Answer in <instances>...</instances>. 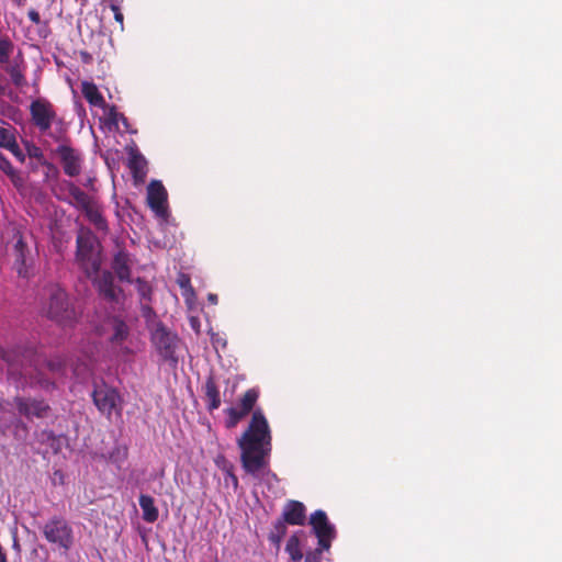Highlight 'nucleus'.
I'll return each mask as SVG.
<instances>
[{
    "label": "nucleus",
    "mask_w": 562,
    "mask_h": 562,
    "mask_svg": "<svg viewBox=\"0 0 562 562\" xmlns=\"http://www.w3.org/2000/svg\"><path fill=\"white\" fill-rule=\"evenodd\" d=\"M238 447L241 451V465L247 473L257 474L267 467V459L271 452V434L261 409L252 413L247 429L238 439Z\"/></svg>",
    "instance_id": "f257e3e1"
},
{
    "label": "nucleus",
    "mask_w": 562,
    "mask_h": 562,
    "mask_svg": "<svg viewBox=\"0 0 562 562\" xmlns=\"http://www.w3.org/2000/svg\"><path fill=\"white\" fill-rule=\"evenodd\" d=\"M45 295L42 307L44 315L60 326H72L77 321V313L66 290L59 284H50L45 289Z\"/></svg>",
    "instance_id": "f03ea898"
},
{
    "label": "nucleus",
    "mask_w": 562,
    "mask_h": 562,
    "mask_svg": "<svg viewBox=\"0 0 562 562\" xmlns=\"http://www.w3.org/2000/svg\"><path fill=\"white\" fill-rule=\"evenodd\" d=\"M149 330L150 342L160 360L171 369H176L179 363L178 351L182 347L180 337L161 322H156Z\"/></svg>",
    "instance_id": "7ed1b4c3"
},
{
    "label": "nucleus",
    "mask_w": 562,
    "mask_h": 562,
    "mask_svg": "<svg viewBox=\"0 0 562 562\" xmlns=\"http://www.w3.org/2000/svg\"><path fill=\"white\" fill-rule=\"evenodd\" d=\"M24 356L20 359L16 350H5L0 347V359L7 362L8 373L11 376H19L25 380L30 379L31 385H38L44 390H49L55 386L54 382L43 376L41 372L33 374L31 366L24 364Z\"/></svg>",
    "instance_id": "20e7f679"
},
{
    "label": "nucleus",
    "mask_w": 562,
    "mask_h": 562,
    "mask_svg": "<svg viewBox=\"0 0 562 562\" xmlns=\"http://www.w3.org/2000/svg\"><path fill=\"white\" fill-rule=\"evenodd\" d=\"M76 259L87 277L100 270V251L95 247V238L90 232L80 233L76 239Z\"/></svg>",
    "instance_id": "39448f33"
},
{
    "label": "nucleus",
    "mask_w": 562,
    "mask_h": 562,
    "mask_svg": "<svg viewBox=\"0 0 562 562\" xmlns=\"http://www.w3.org/2000/svg\"><path fill=\"white\" fill-rule=\"evenodd\" d=\"M44 538L50 544L63 552H68L75 542L74 530L68 521L59 516H54L43 526Z\"/></svg>",
    "instance_id": "423d86ee"
},
{
    "label": "nucleus",
    "mask_w": 562,
    "mask_h": 562,
    "mask_svg": "<svg viewBox=\"0 0 562 562\" xmlns=\"http://www.w3.org/2000/svg\"><path fill=\"white\" fill-rule=\"evenodd\" d=\"M31 121L43 134L48 133L52 125L57 121L56 110L50 101L45 98H37L30 104Z\"/></svg>",
    "instance_id": "0eeeda50"
},
{
    "label": "nucleus",
    "mask_w": 562,
    "mask_h": 562,
    "mask_svg": "<svg viewBox=\"0 0 562 562\" xmlns=\"http://www.w3.org/2000/svg\"><path fill=\"white\" fill-rule=\"evenodd\" d=\"M13 405L18 413L29 420L34 418L44 419L52 413L49 404L43 398L15 396Z\"/></svg>",
    "instance_id": "6e6552de"
},
{
    "label": "nucleus",
    "mask_w": 562,
    "mask_h": 562,
    "mask_svg": "<svg viewBox=\"0 0 562 562\" xmlns=\"http://www.w3.org/2000/svg\"><path fill=\"white\" fill-rule=\"evenodd\" d=\"M310 525L318 540V546L329 550L331 541L335 538V527L328 521L324 510H315L310 517Z\"/></svg>",
    "instance_id": "1a4fd4ad"
},
{
    "label": "nucleus",
    "mask_w": 562,
    "mask_h": 562,
    "mask_svg": "<svg viewBox=\"0 0 562 562\" xmlns=\"http://www.w3.org/2000/svg\"><path fill=\"white\" fill-rule=\"evenodd\" d=\"M99 295L109 303L121 304L125 294L121 286L114 283V274L111 271H103L95 280Z\"/></svg>",
    "instance_id": "9d476101"
},
{
    "label": "nucleus",
    "mask_w": 562,
    "mask_h": 562,
    "mask_svg": "<svg viewBox=\"0 0 562 562\" xmlns=\"http://www.w3.org/2000/svg\"><path fill=\"white\" fill-rule=\"evenodd\" d=\"M92 400L94 405L102 414L111 416L112 412L116 408L120 402V394L116 390L106 386L105 384L97 386L92 392Z\"/></svg>",
    "instance_id": "9b49d317"
},
{
    "label": "nucleus",
    "mask_w": 562,
    "mask_h": 562,
    "mask_svg": "<svg viewBox=\"0 0 562 562\" xmlns=\"http://www.w3.org/2000/svg\"><path fill=\"white\" fill-rule=\"evenodd\" d=\"M167 198L168 193L161 181L153 180L147 187V203L148 206L158 216L167 214Z\"/></svg>",
    "instance_id": "f8f14e48"
},
{
    "label": "nucleus",
    "mask_w": 562,
    "mask_h": 562,
    "mask_svg": "<svg viewBox=\"0 0 562 562\" xmlns=\"http://www.w3.org/2000/svg\"><path fill=\"white\" fill-rule=\"evenodd\" d=\"M56 154L67 176L77 177L81 172L82 158L76 149L63 144L56 148Z\"/></svg>",
    "instance_id": "ddd939ff"
},
{
    "label": "nucleus",
    "mask_w": 562,
    "mask_h": 562,
    "mask_svg": "<svg viewBox=\"0 0 562 562\" xmlns=\"http://www.w3.org/2000/svg\"><path fill=\"white\" fill-rule=\"evenodd\" d=\"M132 266L133 261L131 255L124 248L119 247L113 255L111 262L112 273L121 282H132Z\"/></svg>",
    "instance_id": "4468645a"
},
{
    "label": "nucleus",
    "mask_w": 562,
    "mask_h": 562,
    "mask_svg": "<svg viewBox=\"0 0 562 562\" xmlns=\"http://www.w3.org/2000/svg\"><path fill=\"white\" fill-rule=\"evenodd\" d=\"M16 240L13 246V255H14V269L16 270L18 274L22 278H27L29 276V261L31 260L30 257V249L26 245V243L23 240V237L20 233L15 235Z\"/></svg>",
    "instance_id": "2eb2a0df"
},
{
    "label": "nucleus",
    "mask_w": 562,
    "mask_h": 562,
    "mask_svg": "<svg viewBox=\"0 0 562 562\" xmlns=\"http://www.w3.org/2000/svg\"><path fill=\"white\" fill-rule=\"evenodd\" d=\"M281 518L291 526H304L306 522V507L295 499H289L283 506Z\"/></svg>",
    "instance_id": "dca6fc26"
},
{
    "label": "nucleus",
    "mask_w": 562,
    "mask_h": 562,
    "mask_svg": "<svg viewBox=\"0 0 562 562\" xmlns=\"http://www.w3.org/2000/svg\"><path fill=\"white\" fill-rule=\"evenodd\" d=\"M203 392V401L205 403L206 409L209 412L217 409L221 406V394L213 375L207 376L205 380Z\"/></svg>",
    "instance_id": "f3484780"
},
{
    "label": "nucleus",
    "mask_w": 562,
    "mask_h": 562,
    "mask_svg": "<svg viewBox=\"0 0 562 562\" xmlns=\"http://www.w3.org/2000/svg\"><path fill=\"white\" fill-rule=\"evenodd\" d=\"M67 188L69 195L72 199L69 201V203L72 204L76 209L83 212L95 202L93 198H91L74 182H68Z\"/></svg>",
    "instance_id": "a211bd4d"
},
{
    "label": "nucleus",
    "mask_w": 562,
    "mask_h": 562,
    "mask_svg": "<svg viewBox=\"0 0 562 562\" xmlns=\"http://www.w3.org/2000/svg\"><path fill=\"white\" fill-rule=\"evenodd\" d=\"M81 92L90 105L101 109L108 108L103 95L93 82L83 81L81 85Z\"/></svg>",
    "instance_id": "6ab92c4d"
},
{
    "label": "nucleus",
    "mask_w": 562,
    "mask_h": 562,
    "mask_svg": "<svg viewBox=\"0 0 562 562\" xmlns=\"http://www.w3.org/2000/svg\"><path fill=\"white\" fill-rule=\"evenodd\" d=\"M138 503L143 512V519L149 524L155 522L159 517V512L155 506L154 498L150 495L142 494Z\"/></svg>",
    "instance_id": "aec40b11"
},
{
    "label": "nucleus",
    "mask_w": 562,
    "mask_h": 562,
    "mask_svg": "<svg viewBox=\"0 0 562 562\" xmlns=\"http://www.w3.org/2000/svg\"><path fill=\"white\" fill-rule=\"evenodd\" d=\"M89 222L95 227V229L106 233L108 222L102 215L101 209L97 202H94L91 206H89L86 211H83Z\"/></svg>",
    "instance_id": "412c9836"
},
{
    "label": "nucleus",
    "mask_w": 562,
    "mask_h": 562,
    "mask_svg": "<svg viewBox=\"0 0 562 562\" xmlns=\"http://www.w3.org/2000/svg\"><path fill=\"white\" fill-rule=\"evenodd\" d=\"M301 535H303V531H295L290 536L285 544V552L290 555L292 562H301L304 557L301 549Z\"/></svg>",
    "instance_id": "4be33fe9"
},
{
    "label": "nucleus",
    "mask_w": 562,
    "mask_h": 562,
    "mask_svg": "<svg viewBox=\"0 0 562 562\" xmlns=\"http://www.w3.org/2000/svg\"><path fill=\"white\" fill-rule=\"evenodd\" d=\"M112 329L113 333L110 337V341L112 344H122L130 336V327L120 317H114L112 321Z\"/></svg>",
    "instance_id": "5701e85b"
},
{
    "label": "nucleus",
    "mask_w": 562,
    "mask_h": 562,
    "mask_svg": "<svg viewBox=\"0 0 562 562\" xmlns=\"http://www.w3.org/2000/svg\"><path fill=\"white\" fill-rule=\"evenodd\" d=\"M289 525L281 517L273 524L272 529L269 532V541L278 549L281 544L283 537L286 535Z\"/></svg>",
    "instance_id": "b1692460"
},
{
    "label": "nucleus",
    "mask_w": 562,
    "mask_h": 562,
    "mask_svg": "<svg viewBox=\"0 0 562 562\" xmlns=\"http://www.w3.org/2000/svg\"><path fill=\"white\" fill-rule=\"evenodd\" d=\"M128 167L136 181L144 180L146 176V160L142 155H133L130 159Z\"/></svg>",
    "instance_id": "393cba45"
},
{
    "label": "nucleus",
    "mask_w": 562,
    "mask_h": 562,
    "mask_svg": "<svg viewBox=\"0 0 562 562\" xmlns=\"http://www.w3.org/2000/svg\"><path fill=\"white\" fill-rule=\"evenodd\" d=\"M41 443L46 445L53 453H58L61 450V436H57L53 430H43L38 435Z\"/></svg>",
    "instance_id": "a878e982"
},
{
    "label": "nucleus",
    "mask_w": 562,
    "mask_h": 562,
    "mask_svg": "<svg viewBox=\"0 0 562 562\" xmlns=\"http://www.w3.org/2000/svg\"><path fill=\"white\" fill-rule=\"evenodd\" d=\"M0 169L10 178L14 187L22 186L20 173L12 167L8 158L0 151Z\"/></svg>",
    "instance_id": "bb28decb"
},
{
    "label": "nucleus",
    "mask_w": 562,
    "mask_h": 562,
    "mask_svg": "<svg viewBox=\"0 0 562 562\" xmlns=\"http://www.w3.org/2000/svg\"><path fill=\"white\" fill-rule=\"evenodd\" d=\"M228 418L226 420V426L228 428L235 427L243 418H245L250 412L245 409L243 406L237 405V407H228L225 409Z\"/></svg>",
    "instance_id": "cd10ccee"
},
{
    "label": "nucleus",
    "mask_w": 562,
    "mask_h": 562,
    "mask_svg": "<svg viewBox=\"0 0 562 562\" xmlns=\"http://www.w3.org/2000/svg\"><path fill=\"white\" fill-rule=\"evenodd\" d=\"M5 71L9 74L11 81L15 87L22 88V87L26 86V78L24 75V70L21 68V66L18 63L9 65L5 68Z\"/></svg>",
    "instance_id": "c85d7f7f"
},
{
    "label": "nucleus",
    "mask_w": 562,
    "mask_h": 562,
    "mask_svg": "<svg viewBox=\"0 0 562 562\" xmlns=\"http://www.w3.org/2000/svg\"><path fill=\"white\" fill-rule=\"evenodd\" d=\"M14 50V44L9 36H0V67L8 64Z\"/></svg>",
    "instance_id": "c756f323"
},
{
    "label": "nucleus",
    "mask_w": 562,
    "mask_h": 562,
    "mask_svg": "<svg viewBox=\"0 0 562 562\" xmlns=\"http://www.w3.org/2000/svg\"><path fill=\"white\" fill-rule=\"evenodd\" d=\"M135 284L140 302H151L153 286L142 278H137Z\"/></svg>",
    "instance_id": "7c9ffc66"
},
{
    "label": "nucleus",
    "mask_w": 562,
    "mask_h": 562,
    "mask_svg": "<svg viewBox=\"0 0 562 562\" xmlns=\"http://www.w3.org/2000/svg\"><path fill=\"white\" fill-rule=\"evenodd\" d=\"M259 393L255 389L247 390L241 398L239 400V406H243L248 412L254 409V406L258 400Z\"/></svg>",
    "instance_id": "2f4dec72"
},
{
    "label": "nucleus",
    "mask_w": 562,
    "mask_h": 562,
    "mask_svg": "<svg viewBox=\"0 0 562 562\" xmlns=\"http://www.w3.org/2000/svg\"><path fill=\"white\" fill-rule=\"evenodd\" d=\"M106 115L111 123L117 125L121 122L126 131H128L127 117L123 113L119 112L115 105L108 108Z\"/></svg>",
    "instance_id": "473e14b6"
},
{
    "label": "nucleus",
    "mask_w": 562,
    "mask_h": 562,
    "mask_svg": "<svg viewBox=\"0 0 562 562\" xmlns=\"http://www.w3.org/2000/svg\"><path fill=\"white\" fill-rule=\"evenodd\" d=\"M0 147L5 149L13 147L18 149V143L14 135L10 130L4 127H0Z\"/></svg>",
    "instance_id": "72a5a7b5"
},
{
    "label": "nucleus",
    "mask_w": 562,
    "mask_h": 562,
    "mask_svg": "<svg viewBox=\"0 0 562 562\" xmlns=\"http://www.w3.org/2000/svg\"><path fill=\"white\" fill-rule=\"evenodd\" d=\"M65 359L63 357H55L46 361V367L52 373L60 372L65 367Z\"/></svg>",
    "instance_id": "f704fd0d"
},
{
    "label": "nucleus",
    "mask_w": 562,
    "mask_h": 562,
    "mask_svg": "<svg viewBox=\"0 0 562 562\" xmlns=\"http://www.w3.org/2000/svg\"><path fill=\"white\" fill-rule=\"evenodd\" d=\"M325 548L318 546L316 549L306 552L303 557L305 562H322V554L325 551Z\"/></svg>",
    "instance_id": "c9c22d12"
},
{
    "label": "nucleus",
    "mask_w": 562,
    "mask_h": 562,
    "mask_svg": "<svg viewBox=\"0 0 562 562\" xmlns=\"http://www.w3.org/2000/svg\"><path fill=\"white\" fill-rule=\"evenodd\" d=\"M150 303L151 302H140L142 316L146 319V322L153 321L156 316V313Z\"/></svg>",
    "instance_id": "e433bc0d"
},
{
    "label": "nucleus",
    "mask_w": 562,
    "mask_h": 562,
    "mask_svg": "<svg viewBox=\"0 0 562 562\" xmlns=\"http://www.w3.org/2000/svg\"><path fill=\"white\" fill-rule=\"evenodd\" d=\"M110 9H111V11H112V12H113V14H114V19H115V21H116V22H119L121 25H123L124 15H123V13L121 12V9H120L119 4H117V3H115V2H111V3H110Z\"/></svg>",
    "instance_id": "4c0bfd02"
},
{
    "label": "nucleus",
    "mask_w": 562,
    "mask_h": 562,
    "mask_svg": "<svg viewBox=\"0 0 562 562\" xmlns=\"http://www.w3.org/2000/svg\"><path fill=\"white\" fill-rule=\"evenodd\" d=\"M27 16L31 20V22L36 25L41 24V22H42L41 15L35 9H30L27 12Z\"/></svg>",
    "instance_id": "58836bf2"
},
{
    "label": "nucleus",
    "mask_w": 562,
    "mask_h": 562,
    "mask_svg": "<svg viewBox=\"0 0 562 562\" xmlns=\"http://www.w3.org/2000/svg\"><path fill=\"white\" fill-rule=\"evenodd\" d=\"M178 283H179L180 288L189 289L191 292H193L191 283H190V279L188 277L181 276Z\"/></svg>",
    "instance_id": "ea45409f"
},
{
    "label": "nucleus",
    "mask_w": 562,
    "mask_h": 562,
    "mask_svg": "<svg viewBox=\"0 0 562 562\" xmlns=\"http://www.w3.org/2000/svg\"><path fill=\"white\" fill-rule=\"evenodd\" d=\"M50 137H53L55 140L60 142L64 139V136L66 132L64 130H60L58 132H50L48 133Z\"/></svg>",
    "instance_id": "a19ab883"
},
{
    "label": "nucleus",
    "mask_w": 562,
    "mask_h": 562,
    "mask_svg": "<svg viewBox=\"0 0 562 562\" xmlns=\"http://www.w3.org/2000/svg\"><path fill=\"white\" fill-rule=\"evenodd\" d=\"M227 476L231 479V482H232L234 488H237L238 487L237 476L231 470L227 471Z\"/></svg>",
    "instance_id": "79ce46f5"
},
{
    "label": "nucleus",
    "mask_w": 562,
    "mask_h": 562,
    "mask_svg": "<svg viewBox=\"0 0 562 562\" xmlns=\"http://www.w3.org/2000/svg\"><path fill=\"white\" fill-rule=\"evenodd\" d=\"M13 155H15L16 157H20L21 159H23V155H22V151L20 149V147L18 146V149L16 148H8Z\"/></svg>",
    "instance_id": "37998d69"
},
{
    "label": "nucleus",
    "mask_w": 562,
    "mask_h": 562,
    "mask_svg": "<svg viewBox=\"0 0 562 562\" xmlns=\"http://www.w3.org/2000/svg\"><path fill=\"white\" fill-rule=\"evenodd\" d=\"M12 547H13V549H14V550H16L18 552H20V551H21V546H20V542H19V540H18V538H16V537H14V539H13V546H12Z\"/></svg>",
    "instance_id": "c03bdc74"
},
{
    "label": "nucleus",
    "mask_w": 562,
    "mask_h": 562,
    "mask_svg": "<svg viewBox=\"0 0 562 562\" xmlns=\"http://www.w3.org/2000/svg\"><path fill=\"white\" fill-rule=\"evenodd\" d=\"M207 300L212 303V304H216L217 303V295L216 294H213V293H210L209 296H207Z\"/></svg>",
    "instance_id": "a18cd8bd"
},
{
    "label": "nucleus",
    "mask_w": 562,
    "mask_h": 562,
    "mask_svg": "<svg viewBox=\"0 0 562 562\" xmlns=\"http://www.w3.org/2000/svg\"><path fill=\"white\" fill-rule=\"evenodd\" d=\"M13 3H15L18 7H24L26 3V0H11Z\"/></svg>",
    "instance_id": "49530a36"
},
{
    "label": "nucleus",
    "mask_w": 562,
    "mask_h": 562,
    "mask_svg": "<svg viewBox=\"0 0 562 562\" xmlns=\"http://www.w3.org/2000/svg\"><path fill=\"white\" fill-rule=\"evenodd\" d=\"M196 324H198V319H196V318H194V317H192V318H191V325H192V327H193V328H195Z\"/></svg>",
    "instance_id": "de8ad7c7"
}]
</instances>
